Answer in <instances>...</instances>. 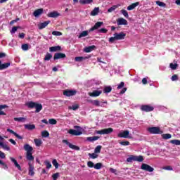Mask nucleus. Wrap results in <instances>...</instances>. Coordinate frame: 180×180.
<instances>
[{"mask_svg":"<svg viewBox=\"0 0 180 180\" xmlns=\"http://www.w3.org/2000/svg\"><path fill=\"white\" fill-rule=\"evenodd\" d=\"M52 164L53 165H54L55 168L57 169V168H58V162H57V160L54 159L52 161Z\"/></svg>","mask_w":180,"mask_h":180,"instance_id":"nucleus-53","label":"nucleus"},{"mask_svg":"<svg viewBox=\"0 0 180 180\" xmlns=\"http://www.w3.org/2000/svg\"><path fill=\"white\" fill-rule=\"evenodd\" d=\"M65 96H75L77 95V90L66 89L63 91Z\"/></svg>","mask_w":180,"mask_h":180,"instance_id":"nucleus-9","label":"nucleus"},{"mask_svg":"<svg viewBox=\"0 0 180 180\" xmlns=\"http://www.w3.org/2000/svg\"><path fill=\"white\" fill-rule=\"evenodd\" d=\"M99 13V7H95L94 9L91 12V16H96Z\"/></svg>","mask_w":180,"mask_h":180,"instance_id":"nucleus-30","label":"nucleus"},{"mask_svg":"<svg viewBox=\"0 0 180 180\" xmlns=\"http://www.w3.org/2000/svg\"><path fill=\"white\" fill-rule=\"evenodd\" d=\"M169 67L172 70H176V67H178V64L170 63Z\"/></svg>","mask_w":180,"mask_h":180,"instance_id":"nucleus-56","label":"nucleus"},{"mask_svg":"<svg viewBox=\"0 0 180 180\" xmlns=\"http://www.w3.org/2000/svg\"><path fill=\"white\" fill-rule=\"evenodd\" d=\"M89 157L92 158V160H95V158H98V155L95 153H89Z\"/></svg>","mask_w":180,"mask_h":180,"instance_id":"nucleus-48","label":"nucleus"},{"mask_svg":"<svg viewBox=\"0 0 180 180\" xmlns=\"http://www.w3.org/2000/svg\"><path fill=\"white\" fill-rule=\"evenodd\" d=\"M60 16V13L57 11H53L48 14V18H58Z\"/></svg>","mask_w":180,"mask_h":180,"instance_id":"nucleus-27","label":"nucleus"},{"mask_svg":"<svg viewBox=\"0 0 180 180\" xmlns=\"http://www.w3.org/2000/svg\"><path fill=\"white\" fill-rule=\"evenodd\" d=\"M49 124H57V120L54 118H51L49 120Z\"/></svg>","mask_w":180,"mask_h":180,"instance_id":"nucleus-49","label":"nucleus"},{"mask_svg":"<svg viewBox=\"0 0 180 180\" xmlns=\"http://www.w3.org/2000/svg\"><path fill=\"white\" fill-rule=\"evenodd\" d=\"M98 33H108V30L105 28H101L98 30Z\"/></svg>","mask_w":180,"mask_h":180,"instance_id":"nucleus-63","label":"nucleus"},{"mask_svg":"<svg viewBox=\"0 0 180 180\" xmlns=\"http://www.w3.org/2000/svg\"><path fill=\"white\" fill-rule=\"evenodd\" d=\"M117 136L120 139H133V137L130 136V131H129L128 130L120 132Z\"/></svg>","mask_w":180,"mask_h":180,"instance_id":"nucleus-5","label":"nucleus"},{"mask_svg":"<svg viewBox=\"0 0 180 180\" xmlns=\"http://www.w3.org/2000/svg\"><path fill=\"white\" fill-rule=\"evenodd\" d=\"M2 148H4V150H6L7 151H9V150H11V148H9V146H8V145L3 143V146H1Z\"/></svg>","mask_w":180,"mask_h":180,"instance_id":"nucleus-61","label":"nucleus"},{"mask_svg":"<svg viewBox=\"0 0 180 180\" xmlns=\"http://www.w3.org/2000/svg\"><path fill=\"white\" fill-rule=\"evenodd\" d=\"M141 169H143V171H146L147 172H153L154 171V167L146 163H143L141 166Z\"/></svg>","mask_w":180,"mask_h":180,"instance_id":"nucleus-7","label":"nucleus"},{"mask_svg":"<svg viewBox=\"0 0 180 180\" xmlns=\"http://www.w3.org/2000/svg\"><path fill=\"white\" fill-rule=\"evenodd\" d=\"M120 144L121 146H130V142L126 141H121L120 142Z\"/></svg>","mask_w":180,"mask_h":180,"instance_id":"nucleus-58","label":"nucleus"},{"mask_svg":"<svg viewBox=\"0 0 180 180\" xmlns=\"http://www.w3.org/2000/svg\"><path fill=\"white\" fill-rule=\"evenodd\" d=\"M24 150L27 151V153H32V151H33V147L27 143L24 145Z\"/></svg>","mask_w":180,"mask_h":180,"instance_id":"nucleus-28","label":"nucleus"},{"mask_svg":"<svg viewBox=\"0 0 180 180\" xmlns=\"http://www.w3.org/2000/svg\"><path fill=\"white\" fill-rule=\"evenodd\" d=\"M89 32L88 31H83L82 33L79 34V35L78 36L79 39H81L82 37H86V36H88Z\"/></svg>","mask_w":180,"mask_h":180,"instance_id":"nucleus-36","label":"nucleus"},{"mask_svg":"<svg viewBox=\"0 0 180 180\" xmlns=\"http://www.w3.org/2000/svg\"><path fill=\"white\" fill-rule=\"evenodd\" d=\"M52 57H53L52 54H50L49 53H47L45 56L44 60L45 61H49V60H51Z\"/></svg>","mask_w":180,"mask_h":180,"instance_id":"nucleus-41","label":"nucleus"},{"mask_svg":"<svg viewBox=\"0 0 180 180\" xmlns=\"http://www.w3.org/2000/svg\"><path fill=\"white\" fill-rule=\"evenodd\" d=\"M34 108L36 109V110H35L36 113H39V112H40V110H41V109H43V105H41V104L36 103Z\"/></svg>","mask_w":180,"mask_h":180,"instance_id":"nucleus-33","label":"nucleus"},{"mask_svg":"<svg viewBox=\"0 0 180 180\" xmlns=\"http://www.w3.org/2000/svg\"><path fill=\"white\" fill-rule=\"evenodd\" d=\"M78 108H79L78 105H73L72 106H69V109H71L72 110H77Z\"/></svg>","mask_w":180,"mask_h":180,"instance_id":"nucleus-57","label":"nucleus"},{"mask_svg":"<svg viewBox=\"0 0 180 180\" xmlns=\"http://www.w3.org/2000/svg\"><path fill=\"white\" fill-rule=\"evenodd\" d=\"M139 5H140L139 2H136V3H133L131 5H129L127 9V11H133V9L137 8V6H139Z\"/></svg>","mask_w":180,"mask_h":180,"instance_id":"nucleus-18","label":"nucleus"},{"mask_svg":"<svg viewBox=\"0 0 180 180\" xmlns=\"http://www.w3.org/2000/svg\"><path fill=\"white\" fill-rule=\"evenodd\" d=\"M91 103L94 106L100 107V108H105V105H108V101L105 100H94L91 101Z\"/></svg>","mask_w":180,"mask_h":180,"instance_id":"nucleus-3","label":"nucleus"},{"mask_svg":"<svg viewBox=\"0 0 180 180\" xmlns=\"http://www.w3.org/2000/svg\"><path fill=\"white\" fill-rule=\"evenodd\" d=\"M141 109L143 112H153V110H154V107L145 105H142L141 107Z\"/></svg>","mask_w":180,"mask_h":180,"instance_id":"nucleus-12","label":"nucleus"},{"mask_svg":"<svg viewBox=\"0 0 180 180\" xmlns=\"http://www.w3.org/2000/svg\"><path fill=\"white\" fill-rule=\"evenodd\" d=\"M43 12H44L43 8H39L34 11L33 15L34 16H35V18H37L40 16V15H42Z\"/></svg>","mask_w":180,"mask_h":180,"instance_id":"nucleus-20","label":"nucleus"},{"mask_svg":"<svg viewBox=\"0 0 180 180\" xmlns=\"http://www.w3.org/2000/svg\"><path fill=\"white\" fill-rule=\"evenodd\" d=\"M172 81H178V75H174L172 78H171Z\"/></svg>","mask_w":180,"mask_h":180,"instance_id":"nucleus-64","label":"nucleus"},{"mask_svg":"<svg viewBox=\"0 0 180 180\" xmlns=\"http://www.w3.org/2000/svg\"><path fill=\"white\" fill-rule=\"evenodd\" d=\"M7 131H8V133H11V134H13V136H15L17 139H19V140H22V139H23L20 135H19L16 132H14L13 130L11 129H7Z\"/></svg>","mask_w":180,"mask_h":180,"instance_id":"nucleus-23","label":"nucleus"},{"mask_svg":"<svg viewBox=\"0 0 180 180\" xmlns=\"http://www.w3.org/2000/svg\"><path fill=\"white\" fill-rule=\"evenodd\" d=\"M29 175L33 176L34 175V167L31 164H29Z\"/></svg>","mask_w":180,"mask_h":180,"instance_id":"nucleus-29","label":"nucleus"},{"mask_svg":"<svg viewBox=\"0 0 180 180\" xmlns=\"http://www.w3.org/2000/svg\"><path fill=\"white\" fill-rule=\"evenodd\" d=\"M88 58H89V57L88 56H77L75 58V61L77 62V63H81L82 61H84L85 60H88Z\"/></svg>","mask_w":180,"mask_h":180,"instance_id":"nucleus-22","label":"nucleus"},{"mask_svg":"<svg viewBox=\"0 0 180 180\" xmlns=\"http://www.w3.org/2000/svg\"><path fill=\"white\" fill-rule=\"evenodd\" d=\"M6 108H8V105H0V116H5V115H6L4 111H2V109H6Z\"/></svg>","mask_w":180,"mask_h":180,"instance_id":"nucleus-32","label":"nucleus"},{"mask_svg":"<svg viewBox=\"0 0 180 180\" xmlns=\"http://www.w3.org/2000/svg\"><path fill=\"white\" fill-rule=\"evenodd\" d=\"M21 49L22 50H23V51H27V50H29V44H24L21 46Z\"/></svg>","mask_w":180,"mask_h":180,"instance_id":"nucleus-43","label":"nucleus"},{"mask_svg":"<svg viewBox=\"0 0 180 180\" xmlns=\"http://www.w3.org/2000/svg\"><path fill=\"white\" fill-rule=\"evenodd\" d=\"M24 127L25 129H26V130H34V129H36V125H34V124H26L24 125Z\"/></svg>","mask_w":180,"mask_h":180,"instance_id":"nucleus-24","label":"nucleus"},{"mask_svg":"<svg viewBox=\"0 0 180 180\" xmlns=\"http://www.w3.org/2000/svg\"><path fill=\"white\" fill-rule=\"evenodd\" d=\"M101 168H102V163H96L95 165H94V169H101Z\"/></svg>","mask_w":180,"mask_h":180,"instance_id":"nucleus-51","label":"nucleus"},{"mask_svg":"<svg viewBox=\"0 0 180 180\" xmlns=\"http://www.w3.org/2000/svg\"><path fill=\"white\" fill-rule=\"evenodd\" d=\"M132 161H137L138 162H143L144 161V158L141 155H131L127 159V162H132Z\"/></svg>","mask_w":180,"mask_h":180,"instance_id":"nucleus-2","label":"nucleus"},{"mask_svg":"<svg viewBox=\"0 0 180 180\" xmlns=\"http://www.w3.org/2000/svg\"><path fill=\"white\" fill-rule=\"evenodd\" d=\"M103 25V22H97L94 27H92L90 30L89 32H94V30H96V29H99L101 26Z\"/></svg>","mask_w":180,"mask_h":180,"instance_id":"nucleus-15","label":"nucleus"},{"mask_svg":"<svg viewBox=\"0 0 180 180\" xmlns=\"http://www.w3.org/2000/svg\"><path fill=\"white\" fill-rule=\"evenodd\" d=\"M162 139H164V140H169V139H171V137H172V135H171L170 134H163L162 135Z\"/></svg>","mask_w":180,"mask_h":180,"instance_id":"nucleus-38","label":"nucleus"},{"mask_svg":"<svg viewBox=\"0 0 180 180\" xmlns=\"http://www.w3.org/2000/svg\"><path fill=\"white\" fill-rule=\"evenodd\" d=\"M121 13L127 19H129V13H127V11L126 10H121Z\"/></svg>","mask_w":180,"mask_h":180,"instance_id":"nucleus-46","label":"nucleus"},{"mask_svg":"<svg viewBox=\"0 0 180 180\" xmlns=\"http://www.w3.org/2000/svg\"><path fill=\"white\" fill-rule=\"evenodd\" d=\"M104 94H109V92H112V87L110 86H105L103 89Z\"/></svg>","mask_w":180,"mask_h":180,"instance_id":"nucleus-39","label":"nucleus"},{"mask_svg":"<svg viewBox=\"0 0 180 180\" xmlns=\"http://www.w3.org/2000/svg\"><path fill=\"white\" fill-rule=\"evenodd\" d=\"M114 36H115L116 40H123L124 39V37H126V34L122 32L120 33L116 32L114 34Z\"/></svg>","mask_w":180,"mask_h":180,"instance_id":"nucleus-11","label":"nucleus"},{"mask_svg":"<svg viewBox=\"0 0 180 180\" xmlns=\"http://www.w3.org/2000/svg\"><path fill=\"white\" fill-rule=\"evenodd\" d=\"M0 165H2V168H4V169H8V165H6L5 162H2V160H0Z\"/></svg>","mask_w":180,"mask_h":180,"instance_id":"nucleus-54","label":"nucleus"},{"mask_svg":"<svg viewBox=\"0 0 180 180\" xmlns=\"http://www.w3.org/2000/svg\"><path fill=\"white\" fill-rule=\"evenodd\" d=\"M119 8V5H114L110 8H108V13H112V12H114V11H116Z\"/></svg>","mask_w":180,"mask_h":180,"instance_id":"nucleus-35","label":"nucleus"},{"mask_svg":"<svg viewBox=\"0 0 180 180\" xmlns=\"http://www.w3.org/2000/svg\"><path fill=\"white\" fill-rule=\"evenodd\" d=\"M11 66V63H2V61L0 60V71L3 70H6Z\"/></svg>","mask_w":180,"mask_h":180,"instance_id":"nucleus-16","label":"nucleus"},{"mask_svg":"<svg viewBox=\"0 0 180 180\" xmlns=\"http://www.w3.org/2000/svg\"><path fill=\"white\" fill-rule=\"evenodd\" d=\"M27 106L28 107V108H35V106H36V103H34V102H29V103H27Z\"/></svg>","mask_w":180,"mask_h":180,"instance_id":"nucleus-44","label":"nucleus"},{"mask_svg":"<svg viewBox=\"0 0 180 180\" xmlns=\"http://www.w3.org/2000/svg\"><path fill=\"white\" fill-rule=\"evenodd\" d=\"M10 160H11V161H12V162H13V164H14L15 168H18V169L19 171H22V167H20V165H19V163H18V161H16V160H15V158H10Z\"/></svg>","mask_w":180,"mask_h":180,"instance_id":"nucleus-19","label":"nucleus"},{"mask_svg":"<svg viewBox=\"0 0 180 180\" xmlns=\"http://www.w3.org/2000/svg\"><path fill=\"white\" fill-rule=\"evenodd\" d=\"M58 176H60V173H55L52 176L53 180H57Z\"/></svg>","mask_w":180,"mask_h":180,"instance_id":"nucleus-62","label":"nucleus"},{"mask_svg":"<svg viewBox=\"0 0 180 180\" xmlns=\"http://www.w3.org/2000/svg\"><path fill=\"white\" fill-rule=\"evenodd\" d=\"M62 142L64 144H66V146H68L69 148H71L72 150H76V151H79V147H78L75 145H72V143L68 142V141L67 139H63L62 141Z\"/></svg>","mask_w":180,"mask_h":180,"instance_id":"nucleus-8","label":"nucleus"},{"mask_svg":"<svg viewBox=\"0 0 180 180\" xmlns=\"http://www.w3.org/2000/svg\"><path fill=\"white\" fill-rule=\"evenodd\" d=\"M147 131L150 133V134H162V131L160 129V127H151L148 128Z\"/></svg>","mask_w":180,"mask_h":180,"instance_id":"nucleus-4","label":"nucleus"},{"mask_svg":"<svg viewBox=\"0 0 180 180\" xmlns=\"http://www.w3.org/2000/svg\"><path fill=\"white\" fill-rule=\"evenodd\" d=\"M101 150H102V146H97L94 149V153L96 154H99V153H101Z\"/></svg>","mask_w":180,"mask_h":180,"instance_id":"nucleus-42","label":"nucleus"},{"mask_svg":"<svg viewBox=\"0 0 180 180\" xmlns=\"http://www.w3.org/2000/svg\"><path fill=\"white\" fill-rule=\"evenodd\" d=\"M50 23V21H45L44 22H41L38 25V28L41 30V29H44L45 27H47Z\"/></svg>","mask_w":180,"mask_h":180,"instance_id":"nucleus-17","label":"nucleus"},{"mask_svg":"<svg viewBox=\"0 0 180 180\" xmlns=\"http://www.w3.org/2000/svg\"><path fill=\"white\" fill-rule=\"evenodd\" d=\"M53 36H63V33L58 32V31H53L52 32Z\"/></svg>","mask_w":180,"mask_h":180,"instance_id":"nucleus-52","label":"nucleus"},{"mask_svg":"<svg viewBox=\"0 0 180 180\" xmlns=\"http://www.w3.org/2000/svg\"><path fill=\"white\" fill-rule=\"evenodd\" d=\"M113 132V129L108 128V129H103L101 130L96 131V134H110V133Z\"/></svg>","mask_w":180,"mask_h":180,"instance_id":"nucleus-6","label":"nucleus"},{"mask_svg":"<svg viewBox=\"0 0 180 180\" xmlns=\"http://www.w3.org/2000/svg\"><path fill=\"white\" fill-rule=\"evenodd\" d=\"M101 94H102V90H94L93 91V92H89V95L92 98H97V96H101Z\"/></svg>","mask_w":180,"mask_h":180,"instance_id":"nucleus-10","label":"nucleus"},{"mask_svg":"<svg viewBox=\"0 0 180 180\" xmlns=\"http://www.w3.org/2000/svg\"><path fill=\"white\" fill-rule=\"evenodd\" d=\"M41 136H42V137H45L46 138V137H49V136H50V134L47 131H43L41 132Z\"/></svg>","mask_w":180,"mask_h":180,"instance_id":"nucleus-50","label":"nucleus"},{"mask_svg":"<svg viewBox=\"0 0 180 180\" xmlns=\"http://www.w3.org/2000/svg\"><path fill=\"white\" fill-rule=\"evenodd\" d=\"M171 144H174V146H180V141L178 139H174L170 141Z\"/></svg>","mask_w":180,"mask_h":180,"instance_id":"nucleus-40","label":"nucleus"},{"mask_svg":"<svg viewBox=\"0 0 180 180\" xmlns=\"http://www.w3.org/2000/svg\"><path fill=\"white\" fill-rule=\"evenodd\" d=\"M18 28L19 27H13L11 30V34H13V33H16Z\"/></svg>","mask_w":180,"mask_h":180,"instance_id":"nucleus-59","label":"nucleus"},{"mask_svg":"<svg viewBox=\"0 0 180 180\" xmlns=\"http://www.w3.org/2000/svg\"><path fill=\"white\" fill-rule=\"evenodd\" d=\"M92 2H94V0H79V4L82 5H89Z\"/></svg>","mask_w":180,"mask_h":180,"instance_id":"nucleus-31","label":"nucleus"},{"mask_svg":"<svg viewBox=\"0 0 180 180\" xmlns=\"http://www.w3.org/2000/svg\"><path fill=\"white\" fill-rule=\"evenodd\" d=\"M156 5H158V6H161L162 8H165V3L160 1H156Z\"/></svg>","mask_w":180,"mask_h":180,"instance_id":"nucleus-47","label":"nucleus"},{"mask_svg":"<svg viewBox=\"0 0 180 180\" xmlns=\"http://www.w3.org/2000/svg\"><path fill=\"white\" fill-rule=\"evenodd\" d=\"M26 158L27 160H28V161H33V160H34V158L33 157L32 152L27 153Z\"/></svg>","mask_w":180,"mask_h":180,"instance_id":"nucleus-34","label":"nucleus"},{"mask_svg":"<svg viewBox=\"0 0 180 180\" xmlns=\"http://www.w3.org/2000/svg\"><path fill=\"white\" fill-rule=\"evenodd\" d=\"M61 50V46H51L49 48V51L51 53H54L56 51H60Z\"/></svg>","mask_w":180,"mask_h":180,"instance_id":"nucleus-25","label":"nucleus"},{"mask_svg":"<svg viewBox=\"0 0 180 180\" xmlns=\"http://www.w3.org/2000/svg\"><path fill=\"white\" fill-rule=\"evenodd\" d=\"M117 25L118 26L126 25H127V20L123 18H118L117 20Z\"/></svg>","mask_w":180,"mask_h":180,"instance_id":"nucleus-13","label":"nucleus"},{"mask_svg":"<svg viewBox=\"0 0 180 180\" xmlns=\"http://www.w3.org/2000/svg\"><path fill=\"white\" fill-rule=\"evenodd\" d=\"M66 56L63 53H56L53 56V60H60L61 58H65Z\"/></svg>","mask_w":180,"mask_h":180,"instance_id":"nucleus-14","label":"nucleus"},{"mask_svg":"<svg viewBox=\"0 0 180 180\" xmlns=\"http://www.w3.org/2000/svg\"><path fill=\"white\" fill-rule=\"evenodd\" d=\"M96 48V46H95V45L87 46L84 48V53H91V51H94V50H95Z\"/></svg>","mask_w":180,"mask_h":180,"instance_id":"nucleus-21","label":"nucleus"},{"mask_svg":"<svg viewBox=\"0 0 180 180\" xmlns=\"http://www.w3.org/2000/svg\"><path fill=\"white\" fill-rule=\"evenodd\" d=\"M96 140H99V136H89L86 138V141H89V143H94V141H96Z\"/></svg>","mask_w":180,"mask_h":180,"instance_id":"nucleus-26","label":"nucleus"},{"mask_svg":"<svg viewBox=\"0 0 180 180\" xmlns=\"http://www.w3.org/2000/svg\"><path fill=\"white\" fill-rule=\"evenodd\" d=\"M44 164L46 167V169H50V168H51V162H50V161L45 160Z\"/></svg>","mask_w":180,"mask_h":180,"instance_id":"nucleus-45","label":"nucleus"},{"mask_svg":"<svg viewBox=\"0 0 180 180\" xmlns=\"http://www.w3.org/2000/svg\"><path fill=\"white\" fill-rule=\"evenodd\" d=\"M34 141L37 147H40L43 144V141L41 139H34Z\"/></svg>","mask_w":180,"mask_h":180,"instance_id":"nucleus-37","label":"nucleus"},{"mask_svg":"<svg viewBox=\"0 0 180 180\" xmlns=\"http://www.w3.org/2000/svg\"><path fill=\"white\" fill-rule=\"evenodd\" d=\"M87 165L89 168H94L95 165L91 161L87 162Z\"/></svg>","mask_w":180,"mask_h":180,"instance_id":"nucleus-60","label":"nucleus"},{"mask_svg":"<svg viewBox=\"0 0 180 180\" xmlns=\"http://www.w3.org/2000/svg\"><path fill=\"white\" fill-rule=\"evenodd\" d=\"M75 129H69L68 133L71 134L72 136H81L82 134V131H84V129H82L80 126H74Z\"/></svg>","mask_w":180,"mask_h":180,"instance_id":"nucleus-1","label":"nucleus"},{"mask_svg":"<svg viewBox=\"0 0 180 180\" xmlns=\"http://www.w3.org/2000/svg\"><path fill=\"white\" fill-rule=\"evenodd\" d=\"M110 172H111V174H115V175H117V170H116V169H113L112 167H110L109 169Z\"/></svg>","mask_w":180,"mask_h":180,"instance_id":"nucleus-55","label":"nucleus"}]
</instances>
